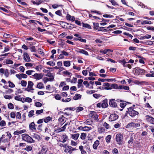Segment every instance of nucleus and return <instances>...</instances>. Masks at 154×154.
<instances>
[{
  "mask_svg": "<svg viewBox=\"0 0 154 154\" xmlns=\"http://www.w3.org/2000/svg\"><path fill=\"white\" fill-rule=\"evenodd\" d=\"M44 110L43 109H41L40 110H37L36 112V114L37 115H39L43 112Z\"/></svg>",
  "mask_w": 154,
  "mask_h": 154,
  "instance_id": "56",
  "label": "nucleus"
},
{
  "mask_svg": "<svg viewBox=\"0 0 154 154\" xmlns=\"http://www.w3.org/2000/svg\"><path fill=\"white\" fill-rule=\"evenodd\" d=\"M83 80L82 79H80L78 80V88H80L81 87L83 88V86L82 85V83L83 82Z\"/></svg>",
  "mask_w": 154,
  "mask_h": 154,
  "instance_id": "25",
  "label": "nucleus"
},
{
  "mask_svg": "<svg viewBox=\"0 0 154 154\" xmlns=\"http://www.w3.org/2000/svg\"><path fill=\"white\" fill-rule=\"evenodd\" d=\"M79 136V134L78 133L74 134H71V137L75 140H76L78 138Z\"/></svg>",
  "mask_w": 154,
  "mask_h": 154,
  "instance_id": "19",
  "label": "nucleus"
},
{
  "mask_svg": "<svg viewBox=\"0 0 154 154\" xmlns=\"http://www.w3.org/2000/svg\"><path fill=\"white\" fill-rule=\"evenodd\" d=\"M93 96L95 98L98 99L100 97L102 96L99 94H94L93 95Z\"/></svg>",
  "mask_w": 154,
  "mask_h": 154,
  "instance_id": "53",
  "label": "nucleus"
},
{
  "mask_svg": "<svg viewBox=\"0 0 154 154\" xmlns=\"http://www.w3.org/2000/svg\"><path fill=\"white\" fill-rule=\"evenodd\" d=\"M81 96H82L81 95L78 94H76L73 97V99L74 100H76L80 99L81 98Z\"/></svg>",
  "mask_w": 154,
  "mask_h": 154,
  "instance_id": "27",
  "label": "nucleus"
},
{
  "mask_svg": "<svg viewBox=\"0 0 154 154\" xmlns=\"http://www.w3.org/2000/svg\"><path fill=\"white\" fill-rule=\"evenodd\" d=\"M94 28L96 30L99 31L100 27L99 26V24L98 23H94Z\"/></svg>",
  "mask_w": 154,
  "mask_h": 154,
  "instance_id": "34",
  "label": "nucleus"
},
{
  "mask_svg": "<svg viewBox=\"0 0 154 154\" xmlns=\"http://www.w3.org/2000/svg\"><path fill=\"white\" fill-rule=\"evenodd\" d=\"M70 122L69 123L68 122H66L64 126L60 128H58L54 130V132H55L56 133H59L60 132L64 131L66 129V126L68 125H69Z\"/></svg>",
  "mask_w": 154,
  "mask_h": 154,
  "instance_id": "6",
  "label": "nucleus"
},
{
  "mask_svg": "<svg viewBox=\"0 0 154 154\" xmlns=\"http://www.w3.org/2000/svg\"><path fill=\"white\" fill-rule=\"evenodd\" d=\"M112 79H103L101 78H99L98 79V81H101V82H104L105 81L109 82Z\"/></svg>",
  "mask_w": 154,
  "mask_h": 154,
  "instance_id": "32",
  "label": "nucleus"
},
{
  "mask_svg": "<svg viewBox=\"0 0 154 154\" xmlns=\"http://www.w3.org/2000/svg\"><path fill=\"white\" fill-rule=\"evenodd\" d=\"M21 116L20 113V112H17L16 115V118L18 119H21Z\"/></svg>",
  "mask_w": 154,
  "mask_h": 154,
  "instance_id": "63",
  "label": "nucleus"
},
{
  "mask_svg": "<svg viewBox=\"0 0 154 154\" xmlns=\"http://www.w3.org/2000/svg\"><path fill=\"white\" fill-rule=\"evenodd\" d=\"M34 110H31L29 112V114L28 115V116L29 117H32L34 115Z\"/></svg>",
  "mask_w": 154,
  "mask_h": 154,
  "instance_id": "44",
  "label": "nucleus"
},
{
  "mask_svg": "<svg viewBox=\"0 0 154 154\" xmlns=\"http://www.w3.org/2000/svg\"><path fill=\"white\" fill-rule=\"evenodd\" d=\"M45 149L43 147L41 150L39 152L38 154H46L47 150Z\"/></svg>",
  "mask_w": 154,
  "mask_h": 154,
  "instance_id": "30",
  "label": "nucleus"
},
{
  "mask_svg": "<svg viewBox=\"0 0 154 154\" xmlns=\"http://www.w3.org/2000/svg\"><path fill=\"white\" fill-rule=\"evenodd\" d=\"M128 111H127V114L131 117H134L138 114V112L134 110L132 107H129L128 108Z\"/></svg>",
  "mask_w": 154,
  "mask_h": 154,
  "instance_id": "3",
  "label": "nucleus"
},
{
  "mask_svg": "<svg viewBox=\"0 0 154 154\" xmlns=\"http://www.w3.org/2000/svg\"><path fill=\"white\" fill-rule=\"evenodd\" d=\"M75 51L77 53L83 54L86 56H88L89 55L88 52L85 51L84 49H79V50H76Z\"/></svg>",
  "mask_w": 154,
  "mask_h": 154,
  "instance_id": "15",
  "label": "nucleus"
},
{
  "mask_svg": "<svg viewBox=\"0 0 154 154\" xmlns=\"http://www.w3.org/2000/svg\"><path fill=\"white\" fill-rule=\"evenodd\" d=\"M34 84L33 82L30 81H29L28 82V86L27 88H24V91H27L28 92H31L32 93L33 91H31V90H33L34 89L32 88Z\"/></svg>",
  "mask_w": 154,
  "mask_h": 154,
  "instance_id": "4",
  "label": "nucleus"
},
{
  "mask_svg": "<svg viewBox=\"0 0 154 154\" xmlns=\"http://www.w3.org/2000/svg\"><path fill=\"white\" fill-rule=\"evenodd\" d=\"M47 64L50 65V66H54L55 65V63L53 61H51L47 62Z\"/></svg>",
  "mask_w": 154,
  "mask_h": 154,
  "instance_id": "43",
  "label": "nucleus"
},
{
  "mask_svg": "<svg viewBox=\"0 0 154 154\" xmlns=\"http://www.w3.org/2000/svg\"><path fill=\"white\" fill-rule=\"evenodd\" d=\"M111 85L108 83H103V86H104V89L105 90L111 89Z\"/></svg>",
  "mask_w": 154,
  "mask_h": 154,
  "instance_id": "20",
  "label": "nucleus"
},
{
  "mask_svg": "<svg viewBox=\"0 0 154 154\" xmlns=\"http://www.w3.org/2000/svg\"><path fill=\"white\" fill-rule=\"evenodd\" d=\"M141 23L143 25L144 24H150L151 23V21L148 20H144L142 21Z\"/></svg>",
  "mask_w": 154,
  "mask_h": 154,
  "instance_id": "40",
  "label": "nucleus"
},
{
  "mask_svg": "<svg viewBox=\"0 0 154 154\" xmlns=\"http://www.w3.org/2000/svg\"><path fill=\"white\" fill-rule=\"evenodd\" d=\"M24 149L29 152L32 150V148L30 146H26V148Z\"/></svg>",
  "mask_w": 154,
  "mask_h": 154,
  "instance_id": "38",
  "label": "nucleus"
},
{
  "mask_svg": "<svg viewBox=\"0 0 154 154\" xmlns=\"http://www.w3.org/2000/svg\"><path fill=\"white\" fill-rule=\"evenodd\" d=\"M35 105L37 107H40L42 105V104L39 102L35 103Z\"/></svg>",
  "mask_w": 154,
  "mask_h": 154,
  "instance_id": "64",
  "label": "nucleus"
},
{
  "mask_svg": "<svg viewBox=\"0 0 154 154\" xmlns=\"http://www.w3.org/2000/svg\"><path fill=\"white\" fill-rule=\"evenodd\" d=\"M21 136L23 140L28 143H32L35 142V141L31 137L26 134H23Z\"/></svg>",
  "mask_w": 154,
  "mask_h": 154,
  "instance_id": "1",
  "label": "nucleus"
},
{
  "mask_svg": "<svg viewBox=\"0 0 154 154\" xmlns=\"http://www.w3.org/2000/svg\"><path fill=\"white\" fill-rule=\"evenodd\" d=\"M26 131L25 129H23L22 130L20 131H15L14 132V134L15 135H18L20 134H21L22 133H24Z\"/></svg>",
  "mask_w": 154,
  "mask_h": 154,
  "instance_id": "22",
  "label": "nucleus"
},
{
  "mask_svg": "<svg viewBox=\"0 0 154 154\" xmlns=\"http://www.w3.org/2000/svg\"><path fill=\"white\" fill-rule=\"evenodd\" d=\"M74 39L75 41L78 40L81 42L84 43H85L86 42V39L82 38L81 37H79V38H74Z\"/></svg>",
  "mask_w": 154,
  "mask_h": 154,
  "instance_id": "26",
  "label": "nucleus"
},
{
  "mask_svg": "<svg viewBox=\"0 0 154 154\" xmlns=\"http://www.w3.org/2000/svg\"><path fill=\"white\" fill-rule=\"evenodd\" d=\"M6 125L5 122L4 120H2L0 122V126L1 127L4 126Z\"/></svg>",
  "mask_w": 154,
  "mask_h": 154,
  "instance_id": "51",
  "label": "nucleus"
},
{
  "mask_svg": "<svg viewBox=\"0 0 154 154\" xmlns=\"http://www.w3.org/2000/svg\"><path fill=\"white\" fill-rule=\"evenodd\" d=\"M42 66L41 65H39L35 67V69L38 71H40L42 68Z\"/></svg>",
  "mask_w": 154,
  "mask_h": 154,
  "instance_id": "36",
  "label": "nucleus"
},
{
  "mask_svg": "<svg viewBox=\"0 0 154 154\" xmlns=\"http://www.w3.org/2000/svg\"><path fill=\"white\" fill-rule=\"evenodd\" d=\"M6 63L8 64H13V61L10 59H7L6 60Z\"/></svg>",
  "mask_w": 154,
  "mask_h": 154,
  "instance_id": "45",
  "label": "nucleus"
},
{
  "mask_svg": "<svg viewBox=\"0 0 154 154\" xmlns=\"http://www.w3.org/2000/svg\"><path fill=\"white\" fill-rule=\"evenodd\" d=\"M116 141L117 142L118 144L122 145V144L123 136L121 134H118L116 135Z\"/></svg>",
  "mask_w": 154,
  "mask_h": 154,
  "instance_id": "7",
  "label": "nucleus"
},
{
  "mask_svg": "<svg viewBox=\"0 0 154 154\" xmlns=\"http://www.w3.org/2000/svg\"><path fill=\"white\" fill-rule=\"evenodd\" d=\"M140 126V123L131 122L127 125L126 127V128H136Z\"/></svg>",
  "mask_w": 154,
  "mask_h": 154,
  "instance_id": "5",
  "label": "nucleus"
},
{
  "mask_svg": "<svg viewBox=\"0 0 154 154\" xmlns=\"http://www.w3.org/2000/svg\"><path fill=\"white\" fill-rule=\"evenodd\" d=\"M33 78L36 80H38L41 79L43 77V75L41 73H35L33 75Z\"/></svg>",
  "mask_w": 154,
  "mask_h": 154,
  "instance_id": "13",
  "label": "nucleus"
},
{
  "mask_svg": "<svg viewBox=\"0 0 154 154\" xmlns=\"http://www.w3.org/2000/svg\"><path fill=\"white\" fill-rule=\"evenodd\" d=\"M109 104L111 107H116L117 106L116 103L115 102L114 99H112L110 100L109 101Z\"/></svg>",
  "mask_w": 154,
  "mask_h": 154,
  "instance_id": "11",
  "label": "nucleus"
},
{
  "mask_svg": "<svg viewBox=\"0 0 154 154\" xmlns=\"http://www.w3.org/2000/svg\"><path fill=\"white\" fill-rule=\"evenodd\" d=\"M66 119H67L65 117L63 116H62L59 117L58 121L62 125L66 122Z\"/></svg>",
  "mask_w": 154,
  "mask_h": 154,
  "instance_id": "12",
  "label": "nucleus"
},
{
  "mask_svg": "<svg viewBox=\"0 0 154 154\" xmlns=\"http://www.w3.org/2000/svg\"><path fill=\"white\" fill-rule=\"evenodd\" d=\"M99 144V141L98 140H97L95 141L93 145V147L94 149H96L97 146Z\"/></svg>",
  "mask_w": 154,
  "mask_h": 154,
  "instance_id": "24",
  "label": "nucleus"
},
{
  "mask_svg": "<svg viewBox=\"0 0 154 154\" xmlns=\"http://www.w3.org/2000/svg\"><path fill=\"white\" fill-rule=\"evenodd\" d=\"M61 137L63 139L62 141H60L62 143L65 142L68 140V137L66 134H63L62 135Z\"/></svg>",
  "mask_w": 154,
  "mask_h": 154,
  "instance_id": "21",
  "label": "nucleus"
},
{
  "mask_svg": "<svg viewBox=\"0 0 154 154\" xmlns=\"http://www.w3.org/2000/svg\"><path fill=\"white\" fill-rule=\"evenodd\" d=\"M23 56L24 60L26 62H29L30 61V58L27 53H25L23 54Z\"/></svg>",
  "mask_w": 154,
  "mask_h": 154,
  "instance_id": "14",
  "label": "nucleus"
},
{
  "mask_svg": "<svg viewBox=\"0 0 154 154\" xmlns=\"http://www.w3.org/2000/svg\"><path fill=\"white\" fill-rule=\"evenodd\" d=\"M118 116L116 114H112L110 115L109 118V120L110 121H115L118 118Z\"/></svg>",
  "mask_w": 154,
  "mask_h": 154,
  "instance_id": "8",
  "label": "nucleus"
},
{
  "mask_svg": "<svg viewBox=\"0 0 154 154\" xmlns=\"http://www.w3.org/2000/svg\"><path fill=\"white\" fill-rule=\"evenodd\" d=\"M43 84L41 82L39 83L37 85V88L39 89H41L43 88Z\"/></svg>",
  "mask_w": 154,
  "mask_h": 154,
  "instance_id": "54",
  "label": "nucleus"
},
{
  "mask_svg": "<svg viewBox=\"0 0 154 154\" xmlns=\"http://www.w3.org/2000/svg\"><path fill=\"white\" fill-rule=\"evenodd\" d=\"M146 121L154 125V118L151 116L146 115Z\"/></svg>",
  "mask_w": 154,
  "mask_h": 154,
  "instance_id": "9",
  "label": "nucleus"
},
{
  "mask_svg": "<svg viewBox=\"0 0 154 154\" xmlns=\"http://www.w3.org/2000/svg\"><path fill=\"white\" fill-rule=\"evenodd\" d=\"M4 97L6 99H10L12 98L13 96L11 95H5L4 96Z\"/></svg>",
  "mask_w": 154,
  "mask_h": 154,
  "instance_id": "59",
  "label": "nucleus"
},
{
  "mask_svg": "<svg viewBox=\"0 0 154 154\" xmlns=\"http://www.w3.org/2000/svg\"><path fill=\"white\" fill-rule=\"evenodd\" d=\"M111 89L112 88H113L115 89H118V85L116 84H113L111 85H110Z\"/></svg>",
  "mask_w": 154,
  "mask_h": 154,
  "instance_id": "39",
  "label": "nucleus"
},
{
  "mask_svg": "<svg viewBox=\"0 0 154 154\" xmlns=\"http://www.w3.org/2000/svg\"><path fill=\"white\" fill-rule=\"evenodd\" d=\"M103 126L105 127V128L107 129H109V125L106 122H105L103 123Z\"/></svg>",
  "mask_w": 154,
  "mask_h": 154,
  "instance_id": "50",
  "label": "nucleus"
},
{
  "mask_svg": "<svg viewBox=\"0 0 154 154\" xmlns=\"http://www.w3.org/2000/svg\"><path fill=\"white\" fill-rule=\"evenodd\" d=\"M8 83H9V87L12 88L15 87V85L13 82H11V81H9L8 82Z\"/></svg>",
  "mask_w": 154,
  "mask_h": 154,
  "instance_id": "47",
  "label": "nucleus"
},
{
  "mask_svg": "<svg viewBox=\"0 0 154 154\" xmlns=\"http://www.w3.org/2000/svg\"><path fill=\"white\" fill-rule=\"evenodd\" d=\"M111 30L109 29V30H108L107 29H106L104 28V27H100L99 29V31H104V32H107L109 30Z\"/></svg>",
  "mask_w": 154,
  "mask_h": 154,
  "instance_id": "42",
  "label": "nucleus"
},
{
  "mask_svg": "<svg viewBox=\"0 0 154 154\" xmlns=\"http://www.w3.org/2000/svg\"><path fill=\"white\" fill-rule=\"evenodd\" d=\"M111 138V135H107L106 138V141L107 143H109L110 141V139Z\"/></svg>",
  "mask_w": 154,
  "mask_h": 154,
  "instance_id": "35",
  "label": "nucleus"
},
{
  "mask_svg": "<svg viewBox=\"0 0 154 154\" xmlns=\"http://www.w3.org/2000/svg\"><path fill=\"white\" fill-rule=\"evenodd\" d=\"M86 125H91L93 123V121L90 119H88L85 121L84 123Z\"/></svg>",
  "mask_w": 154,
  "mask_h": 154,
  "instance_id": "23",
  "label": "nucleus"
},
{
  "mask_svg": "<svg viewBox=\"0 0 154 154\" xmlns=\"http://www.w3.org/2000/svg\"><path fill=\"white\" fill-rule=\"evenodd\" d=\"M8 108L10 109H13L14 108V106L12 103H10L8 105Z\"/></svg>",
  "mask_w": 154,
  "mask_h": 154,
  "instance_id": "57",
  "label": "nucleus"
},
{
  "mask_svg": "<svg viewBox=\"0 0 154 154\" xmlns=\"http://www.w3.org/2000/svg\"><path fill=\"white\" fill-rule=\"evenodd\" d=\"M54 97L56 99L58 100H60L61 98L60 95L58 94H56L55 95Z\"/></svg>",
  "mask_w": 154,
  "mask_h": 154,
  "instance_id": "48",
  "label": "nucleus"
},
{
  "mask_svg": "<svg viewBox=\"0 0 154 154\" xmlns=\"http://www.w3.org/2000/svg\"><path fill=\"white\" fill-rule=\"evenodd\" d=\"M63 64L65 66H69L70 65V61H65L63 62Z\"/></svg>",
  "mask_w": 154,
  "mask_h": 154,
  "instance_id": "33",
  "label": "nucleus"
},
{
  "mask_svg": "<svg viewBox=\"0 0 154 154\" xmlns=\"http://www.w3.org/2000/svg\"><path fill=\"white\" fill-rule=\"evenodd\" d=\"M92 129V128L90 127L85 126L84 127V131H89L91 130Z\"/></svg>",
  "mask_w": 154,
  "mask_h": 154,
  "instance_id": "49",
  "label": "nucleus"
},
{
  "mask_svg": "<svg viewBox=\"0 0 154 154\" xmlns=\"http://www.w3.org/2000/svg\"><path fill=\"white\" fill-rule=\"evenodd\" d=\"M134 72L135 75H139L144 73L146 72V71L143 69L137 67L134 69Z\"/></svg>",
  "mask_w": 154,
  "mask_h": 154,
  "instance_id": "2",
  "label": "nucleus"
},
{
  "mask_svg": "<svg viewBox=\"0 0 154 154\" xmlns=\"http://www.w3.org/2000/svg\"><path fill=\"white\" fill-rule=\"evenodd\" d=\"M105 131V129L103 127L99 128L98 129V132L99 133H102Z\"/></svg>",
  "mask_w": 154,
  "mask_h": 154,
  "instance_id": "28",
  "label": "nucleus"
},
{
  "mask_svg": "<svg viewBox=\"0 0 154 154\" xmlns=\"http://www.w3.org/2000/svg\"><path fill=\"white\" fill-rule=\"evenodd\" d=\"M107 99H106L102 101L101 102L102 107L103 108H106L108 106Z\"/></svg>",
  "mask_w": 154,
  "mask_h": 154,
  "instance_id": "17",
  "label": "nucleus"
},
{
  "mask_svg": "<svg viewBox=\"0 0 154 154\" xmlns=\"http://www.w3.org/2000/svg\"><path fill=\"white\" fill-rule=\"evenodd\" d=\"M10 116L12 118H15L16 116L15 112H11L10 114Z\"/></svg>",
  "mask_w": 154,
  "mask_h": 154,
  "instance_id": "62",
  "label": "nucleus"
},
{
  "mask_svg": "<svg viewBox=\"0 0 154 154\" xmlns=\"http://www.w3.org/2000/svg\"><path fill=\"white\" fill-rule=\"evenodd\" d=\"M21 86L23 87H26L27 85V82L25 80H22L21 82Z\"/></svg>",
  "mask_w": 154,
  "mask_h": 154,
  "instance_id": "46",
  "label": "nucleus"
},
{
  "mask_svg": "<svg viewBox=\"0 0 154 154\" xmlns=\"http://www.w3.org/2000/svg\"><path fill=\"white\" fill-rule=\"evenodd\" d=\"M16 76L19 80H21L22 78L25 79L27 77V75L23 73L16 74Z\"/></svg>",
  "mask_w": 154,
  "mask_h": 154,
  "instance_id": "10",
  "label": "nucleus"
},
{
  "mask_svg": "<svg viewBox=\"0 0 154 154\" xmlns=\"http://www.w3.org/2000/svg\"><path fill=\"white\" fill-rule=\"evenodd\" d=\"M4 75L6 77H8L9 75V73L8 72V69H6Z\"/></svg>",
  "mask_w": 154,
  "mask_h": 154,
  "instance_id": "55",
  "label": "nucleus"
},
{
  "mask_svg": "<svg viewBox=\"0 0 154 154\" xmlns=\"http://www.w3.org/2000/svg\"><path fill=\"white\" fill-rule=\"evenodd\" d=\"M23 101H22L23 102H26L28 103L31 102L32 101V99L30 97H26V98H23Z\"/></svg>",
  "mask_w": 154,
  "mask_h": 154,
  "instance_id": "29",
  "label": "nucleus"
},
{
  "mask_svg": "<svg viewBox=\"0 0 154 154\" xmlns=\"http://www.w3.org/2000/svg\"><path fill=\"white\" fill-rule=\"evenodd\" d=\"M36 125L34 122H32L29 125V129L33 131L34 130H36Z\"/></svg>",
  "mask_w": 154,
  "mask_h": 154,
  "instance_id": "18",
  "label": "nucleus"
},
{
  "mask_svg": "<svg viewBox=\"0 0 154 154\" xmlns=\"http://www.w3.org/2000/svg\"><path fill=\"white\" fill-rule=\"evenodd\" d=\"M23 98L20 97V96L19 95L16 96L14 97V99L15 100L19 101H22Z\"/></svg>",
  "mask_w": 154,
  "mask_h": 154,
  "instance_id": "41",
  "label": "nucleus"
},
{
  "mask_svg": "<svg viewBox=\"0 0 154 154\" xmlns=\"http://www.w3.org/2000/svg\"><path fill=\"white\" fill-rule=\"evenodd\" d=\"M126 105V103L125 102L121 103L120 104V106L122 108H124Z\"/></svg>",
  "mask_w": 154,
  "mask_h": 154,
  "instance_id": "61",
  "label": "nucleus"
},
{
  "mask_svg": "<svg viewBox=\"0 0 154 154\" xmlns=\"http://www.w3.org/2000/svg\"><path fill=\"white\" fill-rule=\"evenodd\" d=\"M46 76L49 77L48 78L50 80V81H54V75L53 74L50 72H48V73L46 75Z\"/></svg>",
  "mask_w": 154,
  "mask_h": 154,
  "instance_id": "16",
  "label": "nucleus"
},
{
  "mask_svg": "<svg viewBox=\"0 0 154 154\" xmlns=\"http://www.w3.org/2000/svg\"><path fill=\"white\" fill-rule=\"evenodd\" d=\"M52 118L48 116L44 119V121L45 123H47L49 121H52Z\"/></svg>",
  "mask_w": 154,
  "mask_h": 154,
  "instance_id": "31",
  "label": "nucleus"
},
{
  "mask_svg": "<svg viewBox=\"0 0 154 154\" xmlns=\"http://www.w3.org/2000/svg\"><path fill=\"white\" fill-rule=\"evenodd\" d=\"M87 134L85 133H82L80 136V138L82 140H85Z\"/></svg>",
  "mask_w": 154,
  "mask_h": 154,
  "instance_id": "37",
  "label": "nucleus"
},
{
  "mask_svg": "<svg viewBox=\"0 0 154 154\" xmlns=\"http://www.w3.org/2000/svg\"><path fill=\"white\" fill-rule=\"evenodd\" d=\"M83 109V108L82 107L79 106L77 108V109L76 110V112H79L80 111H82Z\"/></svg>",
  "mask_w": 154,
  "mask_h": 154,
  "instance_id": "58",
  "label": "nucleus"
},
{
  "mask_svg": "<svg viewBox=\"0 0 154 154\" xmlns=\"http://www.w3.org/2000/svg\"><path fill=\"white\" fill-rule=\"evenodd\" d=\"M109 1L114 6L118 5V4L114 0H109Z\"/></svg>",
  "mask_w": 154,
  "mask_h": 154,
  "instance_id": "52",
  "label": "nucleus"
},
{
  "mask_svg": "<svg viewBox=\"0 0 154 154\" xmlns=\"http://www.w3.org/2000/svg\"><path fill=\"white\" fill-rule=\"evenodd\" d=\"M33 137L38 140L40 139V138L39 136L37 134L35 133L33 134Z\"/></svg>",
  "mask_w": 154,
  "mask_h": 154,
  "instance_id": "60",
  "label": "nucleus"
}]
</instances>
